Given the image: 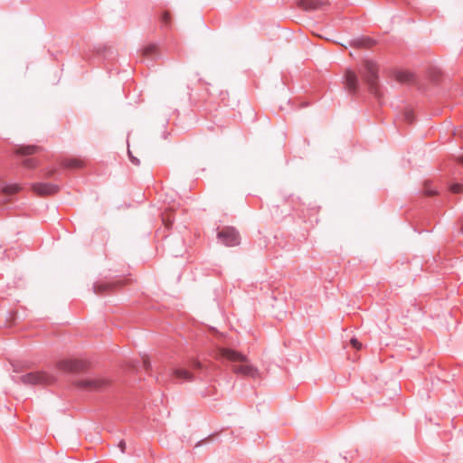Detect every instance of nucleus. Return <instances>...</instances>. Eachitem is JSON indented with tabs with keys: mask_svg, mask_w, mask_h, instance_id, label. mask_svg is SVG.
<instances>
[{
	"mask_svg": "<svg viewBox=\"0 0 463 463\" xmlns=\"http://www.w3.org/2000/svg\"><path fill=\"white\" fill-rule=\"evenodd\" d=\"M218 354L232 362V371L235 374L244 377L256 378L260 375L259 369L250 364V360L243 354L231 349L219 347Z\"/></svg>",
	"mask_w": 463,
	"mask_h": 463,
	"instance_id": "obj_1",
	"label": "nucleus"
},
{
	"mask_svg": "<svg viewBox=\"0 0 463 463\" xmlns=\"http://www.w3.org/2000/svg\"><path fill=\"white\" fill-rule=\"evenodd\" d=\"M378 64L370 60H364L359 69V74L372 93L376 94L379 89Z\"/></svg>",
	"mask_w": 463,
	"mask_h": 463,
	"instance_id": "obj_2",
	"label": "nucleus"
},
{
	"mask_svg": "<svg viewBox=\"0 0 463 463\" xmlns=\"http://www.w3.org/2000/svg\"><path fill=\"white\" fill-rule=\"evenodd\" d=\"M21 382L24 384H49L53 378L44 372H32L23 375Z\"/></svg>",
	"mask_w": 463,
	"mask_h": 463,
	"instance_id": "obj_3",
	"label": "nucleus"
},
{
	"mask_svg": "<svg viewBox=\"0 0 463 463\" xmlns=\"http://www.w3.org/2000/svg\"><path fill=\"white\" fill-rule=\"evenodd\" d=\"M109 380L101 377H88L80 380L78 383V386L87 391H99L109 385Z\"/></svg>",
	"mask_w": 463,
	"mask_h": 463,
	"instance_id": "obj_4",
	"label": "nucleus"
},
{
	"mask_svg": "<svg viewBox=\"0 0 463 463\" xmlns=\"http://www.w3.org/2000/svg\"><path fill=\"white\" fill-rule=\"evenodd\" d=\"M219 241L226 246L232 247L240 243V236L236 230L232 227H224L218 232Z\"/></svg>",
	"mask_w": 463,
	"mask_h": 463,
	"instance_id": "obj_5",
	"label": "nucleus"
},
{
	"mask_svg": "<svg viewBox=\"0 0 463 463\" xmlns=\"http://www.w3.org/2000/svg\"><path fill=\"white\" fill-rule=\"evenodd\" d=\"M32 190L38 195L47 196L56 194L59 186L51 183H35L32 184Z\"/></svg>",
	"mask_w": 463,
	"mask_h": 463,
	"instance_id": "obj_6",
	"label": "nucleus"
},
{
	"mask_svg": "<svg viewBox=\"0 0 463 463\" xmlns=\"http://www.w3.org/2000/svg\"><path fill=\"white\" fill-rule=\"evenodd\" d=\"M57 368L62 372L73 373L80 371L83 364L78 360L66 359L57 363Z\"/></svg>",
	"mask_w": 463,
	"mask_h": 463,
	"instance_id": "obj_7",
	"label": "nucleus"
},
{
	"mask_svg": "<svg viewBox=\"0 0 463 463\" xmlns=\"http://www.w3.org/2000/svg\"><path fill=\"white\" fill-rule=\"evenodd\" d=\"M329 5L326 0H300L298 6L306 11L322 10Z\"/></svg>",
	"mask_w": 463,
	"mask_h": 463,
	"instance_id": "obj_8",
	"label": "nucleus"
},
{
	"mask_svg": "<svg viewBox=\"0 0 463 463\" xmlns=\"http://www.w3.org/2000/svg\"><path fill=\"white\" fill-rule=\"evenodd\" d=\"M344 84L345 89L350 93H354L358 89V78L355 72L352 70H346L344 78Z\"/></svg>",
	"mask_w": 463,
	"mask_h": 463,
	"instance_id": "obj_9",
	"label": "nucleus"
},
{
	"mask_svg": "<svg viewBox=\"0 0 463 463\" xmlns=\"http://www.w3.org/2000/svg\"><path fill=\"white\" fill-rule=\"evenodd\" d=\"M173 375L177 379L192 382L194 380L193 373L185 368H175L173 371Z\"/></svg>",
	"mask_w": 463,
	"mask_h": 463,
	"instance_id": "obj_10",
	"label": "nucleus"
},
{
	"mask_svg": "<svg viewBox=\"0 0 463 463\" xmlns=\"http://www.w3.org/2000/svg\"><path fill=\"white\" fill-rule=\"evenodd\" d=\"M395 80L401 83H411L414 81V75L408 71H399L395 73Z\"/></svg>",
	"mask_w": 463,
	"mask_h": 463,
	"instance_id": "obj_11",
	"label": "nucleus"
},
{
	"mask_svg": "<svg viewBox=\"0 0 463 463\" xmlns=\"http://www.w3.org/2000/svg\"><path fill=\"white\" fill-rule=\"evenodd\" d=\"M42 148L36 146H22L17 148L16 152L23 156L33 155L41 151Z\"/></svg>",
	"mask_w": 463,
	"mask_h": 463,
	"instance_id": "obj_12",
	"label": "nucleus"
},
{
	"mask_svg": "<svg viewBox=\"0 0 463 463\" xmlns=\"http://www.w3.org/2000/svg\"><path fill=\"white\" fill-rule=\"evenodd\" d=\"M158 53V47L156 44H148L142 49V55L146 58H152Z\"/></svg>",
	"mask_w": 463,
	"mask_h": 463,
	"instance_id": "obj_13",
	"label": "nucleus"
},
{
	"mask_svg": "<svg viewBox=\"0 0 463 463\" xmlns=\"http://www.w3.org/2000/svg\"><path fill=\"white\" fill-rule=\"evenodd\" d=\"M20 191V186L16 184H8L3 187L2 193L5 194H16Z\"/></svg>",
	"mask_w": 463,
	"mask_h": 463,
	"instance_id": "obj_14",
	"label": "nucleus"
},
{
	"mask_svg": "<svg viewBox=\"0 0 463 463\" xmlns=\"http://www.w3.org/2000/svg\"><path fill=\"white\" fill-rule=\"evenodd\" d=\"M64 165L71 168L81 167L82 162L80 159L72 158L64 162Z\"/></svg>",
	"mask_w": 463,
	"mask_h": 463,
	"instance_id": "obj_15",
	"label": "nucleus"
},
{
	"mask_svg": "<svg viewBox=\"0 0 463 463\" xmlns=\"http://www.w3.org/2000/svg\"><path fill=\"white\" fill-rule=\"evenodd\" d=\"M373 43V41L370 39H362L355 41L354 45L358 47H370Z\"/></svg>",
	"mask_w": 463,
	"mask_h": 463,
	"instance_id": "obj_16",
	"label": "nucleus"
},
{
	"mask_svg": "<svg viewBox=\"0 0 463 463\" xmlns=\"http://www.w3.org/2000/svg\"><path fill=\"white\" fill-rule=\"evenodd\" d=\"M112 287H113V286H112V285H110V284H100V285H97V286H95V288H94V292H95L96 294H100V293L104 292L105 290H107V289H109V288H112Z\"/></svg>",
	"mask_w": 463,
	"mask_h": 463,
	"instance_id": "obj_17",
	"label": "nucleus"
},
{
	"mask_svg": "<svg viewBox=\"0 0 463 463\" xmlns=\"http://www.w3.org/2000/svg\"><path fill=\"white\" fill-rule=\"evenodd\" d=\"M37 162L34 160V159H25L24 162H23V165L25 166V167H28V168H34L36 167L37 165Z\"/></svg>",
	"mask_w": 463,
	"mask_h": 463,
	"instance_id": "obj_18",
	"label": "nucleus"
},
{
	"mask_svg": "<svg viewBox=\"0 0 463 463\" xmlns=\"http://www.w3.org/2000/svg\"><path fill=\"white\" fill-rule=\"evenodd\" d=\"M450 191L454 194L463 193V185L460 184H454L450 186Z\"/></svg>",
	"mask_w": 463,
	"mask_h": 463,
	"instance_id": "obj_19",
	"label": "nucleus"
},
{
	"mask_svg": "<svg viewBox=\"0 0 463 463\" xmlns=\"http://www.w3.org/2000/svg\"><path fill=\"white\" fill-rule=\"evenodd\" d=\"M161 21L162 23H164L165 24L168 25L171 22V15L169 14V12H164L163 14H162V17H161Z\"/></svg>",
	"mask_w": 463,
	"mask_h": 463,
	"instance_id": "obj_20",
	"label": "nucleus"
},
{
	"mask_svg": "<svg viewBox=\"0 0 463 463\" xmlns=\"http://www.w3.org/2000/svg\"><path fill=\"white\" fill-rule=\"evenodd\" d=\"M350 344L354 348L357 350H360L362 348V344L356 338H352L350 340Z\"/></svg>",
	"mask_w": 463,
	"mask_h": 463,
	"instance_id": "obj_21",
	"label": "nucleus"
},
{
	"mask_svg": "<svg viewBox=\"0 0 463 463\" xmlns=\"http://www.w3.org/2000/svg\"><path fill=\"white\" fill-rule=\"evenodd\" d=\"M191 366L193 368H195V369H201L202 368V364L198 360H193L192 363H191Z\"/></svg>",
	"mask_w": 463,
	"mask_h": 463,
	"instance_id": "obj_22",
	"label": "nucleus"
},
{
	"mask_svg": "<svg viewBox=\"0 0 463 463\" xmlns=\"http://www.w3.org/2000/svg\"><path fill=\"white\" fill-rule=\"evenodd\" d=\"M143 364H144V367L148 370L149 367H150V362H149V359L148 357L145 356L143 357Z\"/></svg>",
	"mask_w": 463,
	"mask_h": 463,
	"instance_id": "obj_23",
	"label": "nucleus"
},
{
	"mask_svg": "<svg viewBox=\"0 0 463 463\" xmlns=\"http://www.w3.org/2000/svg\"><path fill=\"white\" fill-rule=\"evenodd\" d=\"M118 447L121 450V452H125V449H126V443L124 440H121L119 443H118Z\"/></svg>",
	"mask_w": 463,
	"mask_h": 463,
	"instance_id": "obj_24",
	"label": "nucleus"
},
{
	"mask_svg": "<svg viewBox=\"0 0 463 463\" xmlns=\"http://www.w3.org/2000/svg\"><path fill=\"white\" fill-rule=\"evenodd\" d=\"M128 155H129L130 160H131L135 165H138V164H139L138 159H137L136 157H134V156L131 155V152H130V151H128Z\"/></svg>",
	"mask_w": 463,
	"mask_h": 463,
	"instance_id": "obj_25",
	"label": "nucleus"
},
{
	"mask_svg": "<svg viewBox=\"0 0 463 463\" xmlns=\"http://www.w3.org/2000/svg\"><path fill=\"white\" fill-rule=\"evenodd\" d=\"M404 116H405V119L406 120H408L410 122L412 120V114H411V112L408 111V112L405 113Z\"/></svg>",
	"mask_w": 463,
	"mask_h": 463,
	"instance_id": "obj_26",
	"label": "nucleus"
},
{
	"mask_svg": "<svg viewBox=\"0 0 463 463\" xmlns=\"http://www.w3.org/2000/svg\"><path fill=\"white\" fill-rule=\"evenodd\" d=\"M425 194H426L427 195H434V194H436V192H435V191H433V190H431V189H428V188H426V189H425Z\"/></svg>",
	"mask_w": 463,
	"mask_h": 463,
	"instance_id": "obj_27",
	"label": "nucleus"
},
{
	"mask_svg": "<svg viewBox=\"0 0 463 463\" xmlns=\"http://www.w3.org/2000/svg\"><path fill=\"white\" fill-rule=\"evenodd\" d=\"M458 162H459V163L463 164V156H460V157H458Z\"/></svg>",
	"mask_w": 463,
	"mask_h": 463,
	"instance_id": "obj_28",
	"label": "nucleus"
}]
</instances>
